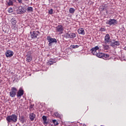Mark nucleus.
I'll return each mask as SVG.
<instances>
[{
	"label": "nucleus",
	"mask_w": 126,
	"mask_h": 126,
	"mask_svg": "<svg viewBox=\"0 0 126 126\" xmlns=\"http://www.w3.org/2000/svg\"><path fill=\"white\" fill-rule=\"evenodd\" d=\"M25 1H28L29 0H24Z\"/></svg>",
	"instance_id": "nucleus-36"
},
{
	"label": "nucleus",
	"mask_w": 126,
	"mask_h": 126,
	"mask_svg": "<svg viewBox=\"0 0 126 126\" xmlns=\"http://www.w3.org/2000/svg\"><path fill=\"white\" fill-rule=\"evenodd\" d=\"M13 1H16V0H12Z\"/></svg>",
	"instance_id": "nucleus-37"
},
{
	"label": "nucleus",
	"mask_w": 126,
	"mask_h": 126,
	"mask_svg": "<svg viewBox=\"0 0 126 126\" xmlns=\"http://www.w3.org/2000/svg\"><path fill=\"white\" fill-rule=\"evenodd\" d=\"M47 64L48 65H52V64H54V62L50 60L47 62Z\"/></svg>",
	"instance_id": "nucleus-23"
},
{
	"label": "nucleus",
	"mask_w": 126,
	"mask_h": 126,
	"mask_svg": "<svg viewBox=\"0 0 126 126\" xmlns=\"http://www.w3.org/2000/svg\"><path fill=\"white\" fill-rule=\"evenodd\" d=\"M16 93H17V89L14 87L11 88V91L9 92L10 96L11 98L15 97Z\"/></svg>",
	"instance_id": "nucleus-5"
},
{
	"label": "nucleus",
	"mask_w": 126,
	"mask_h": 126,
	"mask_svg": "<svg viewBox=\"0 0 126 126\" xmlns=\"http://www.w3.org/2000/svg\"><path fill=\"white\" fill-rule=\"evenodd\" d=\"M56 32L60 34H63V27L62 25H58L56 27Z\"/></svg>",
	"instance_id": "nucleus-7"
},
{
	"label": "nucleus",
	"mask_w": 126,
	"mask_h": 126,
	"mask_svg": "<svg viewBox=\"0 0 126 126\" xmlns=\"http://www.w3.org/2000/svg\"><path fill=\"white\" fill-rule=\"evenodd\" d=\"M100 31H101L102 32H103L105 31V29H104V28H101V29H100Z\"/></svg>",
	"instance_id": "nucleus-34"
},
{
	"label": "nucleus",
	"mask_w": 126,
	"mask_h": 126,
	"mask_svg": "<svg viewBox=\"0 0 126 126\" xmlns=\"http://www.w3.org/2000/svg\"><path fill=\"white\" fill-rule=\"evenodd\" d=\"M11 25H16V23H17V22L16 21V19H15V18H13L12 19H11Z\"/></svg>",
	"instance_id": "nucleus-18"
},
{
	"label": "nucleus",
	"mask_w": 126,
	"mask_h": 126,
	"mask_svg": "<svg viewBox=\"0 0 126 126\" xmlns=\"http://www.w3.org/2000/svg\"><path fill=\"white\" fill-rule=\"evenodd\" d=\"M14 53L11 50H7L5 53V56L7 58H11L13 56Z\"/></svg>",
	"instance_id": "nucleus-10"
},
{
	"label": "nucleus",
	"mask_w": 126,
	"mask_h": 126,
	"mask_svg": "<svg viewBox=\"0 0 126 126\" xmlns=\"http://www.w3.org/2000/svg\"><path fill=\"white\" fill-rule=\"evenodd\" d=\"M6 120L8 123H16L17 122V116L15 114L9 115L7 117Z\"/></svg>",
	"instance_id": "nucleus-1"
},
{
	"label": "nucleus",
	"mask_w": 126,
	"mask_h": 126,
	"mask_svg": "<svg viewBox=\"0 0 126 126\" xmlns=\"http://www.w3.org/2000/svg\"><path fill=\"white\" fill-rule=\"evenodd\" d=\"M53 9L52 8H51L50 10H49V14H53Z\"/></svg>",
	"instance_id": "nucleus-30"
},
{
	"label": "nucleus",
	"mask_w": 126,
	"mask_h": 126,
	"mask_svg": "<svg viewBox=\"0 0 126 126\" xmlns=\"http://www.w3.org/2000/svg\"><path fill=\"white\" fill-rule=\"evenodd\" d=\"M52 122L54 124L55 126H58L59 125V123H58V122H57V120H53Z\"/></svg>",
	"instance_id": "nucleus-26"
},
{
	"label": "nucleus",
	"mask_w": 126,
	"mask_h": 126,
	"mask_svg": "<svg viewBox=\"0 0 126 126\" xmlns=\"http://www.w3.org/2000/svg\"><path fill=\"white\" fill-rule=\"evenodd\" d=\"M26 12V8L22 6H19L17 9V13L18 14H22Z\"/></svg>",
	"instance_id": "nucleus-3"
},
{
	"label": "nucleus",
	"mask_w": 126,
	"mask_h": 126,
	"mask_svg": "<svg viewBox=\"0 0 126 126\" xmlns=\"http://www.w3.org/2000/svg\"><path fill=\"white\" fill-rule=\"evenodd\" d=\"M111 47H113V48H115L116 46H120V41H114V42H112L111 44Z\"/></svg>",
	"instance_id": "nucleus-15"
},
{
	"label": "nucleus",
	"mask_w": 126,
	"mask_h": 126,
	"mask_svg": "<svg viewBox=\"0 0 126 126\" xmlns=\"http://www.w3.org/2000/svg\"><path fill=\"white\" fill-rule=\"evenodd\" d=\"M103 49L104 50H108L109 49V46L107 45H103Z\"/></svg>",
	"instance_id": "nucleus-28"
},
{
	"label": "nucleus",
	"mask_w": 126,
	"mask_h": 126,
	"mask_svg": "<svg viewBox=\"0 0 126 126\" xmlns=\"http://www.w3.org/2000/svg\"><path fill=\"white\" fill-rule=\"evenodd\" d=\"M100 49V47L98 46H96L94 47H93L91 50L92 54L94 55V56H96L97 54V51H99V49Z\"/></svg>",
	"instance_id": "nucleus-8"
},
{
	"label": "nucleus",
	"mask_w": 126,
	"mask_h": 126,
	"mask_svg": "<svg viewBox=\"0 0 126 126\" xmlns=\"http://www.w3.org/2000/svg\"><path fill=\"white\" fill-rule=\"evenodd\" d=\"M54 115L56 118H60V119H62L63 118V115H60V114L57 112L54 113Z\"/></svg>",
	"instance_id": "nucleus-22"
},
{
	"label": "nucleus",
	"mask_w": 126,
	"mask_h": 126,
	"mask_svg": "<svg viewBox=\"0 0 126 126\" xmlns=\"http://www.w3.org/2000/svg\"><path fill=\"white\" fill-rule=\"evenodd\" d=\"M64 37H65V38H68L69 39H74V38L76 37V34L72 32H67L65 33V34L64 35Z\"/></svg>",
	"instance_id": "nucleus-6"
},
{
	"label": "nucleus",
	"mask_w": 126,
	"mask_h": 126,
	"mask_svg": "<svg viewBox=\"0 0 126 126\" xmlns=\"http://www.w3.org/2000/svg\"><path fill=\"white\" fill-rule=\"evenodd\" d=\"M38 32L33 31L32 32H31V37L32 39H35V38H37V36H38Z\"/></svg>",
	"instance_id": "nucleus-12"
},
{
	"label": "nucleus",
	"mask_w": 126,
	"mask_h": 126,
	"mask_svg": "<svg viewBox=\"0 0 126 126\" xmlns=\"http://www.w3.org/2000/svg\"><path fill=\"white\" fill-rule=\"evenodd\" d=\"M42 120L43 121L44 125H48V122H47V117L45 116H42Z\"/></svg>",
	"instance_id": "nucleus-19"
},
{
	"label": "nucleus",
	"mask_w": 126,
	"mask_h": 126,
	"mask_svg": "<svg viewBox=\"0 0 126 126\" xmlns=\"http://www.w3.org/2000/svg\"><path fill=\"white\" fill-rule=\"evenodd\" d=\"M17 0V1H18L19 3H20V4L22 3V0Z\"/></svg>",
	"instance_id": "nucleus-33"
},
{
	"label": "nucleus",
	"mask_w": 126,
	"mask_h": 126,
	"mask_svg": "<svg viewBox=\"0 0 126 126\" xmlns=\"http://www.w3.org/2000/svg\"><path fill=\"white\" fill-rule=\"evenodd\" d=\"M26 10L28 12H32L33 11V7H31V6H28L27 9Z\"/></svg>",
	"instance_id": "nucleus-21"
},
{
	"label": "nucleus",
	"mask_w": 126,
	"mask_h": 126,
	"mask_svg": "<svg viewBox=\"0 0 126 126\" xmlns=\"http://www.w3.org/2000/svg\"><path fill=\"white\" fill-rule=\"evenodd\" d=\"M124 50H125V51H126V46L125 47H124Z\"/></svg>",
	"instance_id": "nucleus-35"
},
{
	"label": "nucleus",
	"mask_w": 126,
	"mask_h": 126,
	"mask_svg": "<svg viewBox=\"0 0 126 126\" xmlns=\"http://www.w3.org/2000/svg\"><path fill=\"white\" fill-rule=\"evenodd\" d=\"M11 28L12 30L15 31V32H17V31L18 30V26L17 25H11Z\"/></svg>",
	"instance_id": "nucleus-16"
},
{
	"label": "nucleus",
	"mask_w": 126,
	"mask_h": 126,
	"mask_svg": "<svg viewBox=\"0 0 126 126\" xmlns=\"http://www.w3.org/2000/svg\"><path fill=\"white\" fill-rule=\"evenodd\" d=\"M1 65V64L0 63V67Z\"/></svg>",
	"instance_id": "nucleus-39"
},
{
	"label": "nucleus",
	"mask_w": 126,
	"mask_h": 126,
	"mask_svg": "<svg viewBox=\"0 0 126 126\" xmlns=\"http://www.w3.org/2000/svg\"><path fill=\"white\" fill-rule=\"evenodd\" d=\"M100 8L101 9V10H105V7H103V5L100 6Z\"/></svg>",
	"instance_id": "nucleus-32"
},
{
	"label": "nucleus",
	"mask_w": 126,
	"mask_h": 126,
	"mask_svg": "<svg viewBox=\"0 0 126 126\" xmlns=\"http://www.w3.org/2000/svg\"><path fill=\"white\" fill-rule=\"evenodd\" d=\"M106 24H108L111 26V25H117L118 24V21L115 19H110L106 22Z\"/></svg>",
	"instance_id": "nucleus-4"
},
{
	"label": "nucleus",
	"mask_w": 126,
	"mask_h": 126,
	"mask_svg": "<svg viewBox=\"0 0 126 126\" xmlns=\"http://www.w3.org/2000/svg\"><path fill=\"white\" fill-rule=\"evenodd\" d=\"M23 94H24V91H23V90H22L21 88H20L17 93V96L21 97V96H23Z\"/></svg>",
	"instance_id": "nucleus-13"
},
{
	"label": "nucleus",
	"mask_w": 126,
	"mask_h": 126,
	"mask_svg": "<svg viewBox=\"0 0 126 126\" xmlns=\"http://www.w3.org/2000/svg\"><path fill=\"white\" fill-rule=\"evenodd\" d=\"M79 47V46L78 45H71V48L72 49H77Z\"/></svg>",
	"instance_id": "nucleus-27"
},
{
	"label": "nucleus",
	"mask_w": 126,
	"mask_h": 126,
	"mask_svg": "<svg viewBox=\"0 0 126 126\" xmlns=\"http://www.w3.org/2000/svg\"><path fill=\"white\" fill-rule=\"evenodd\" d=\"M36 117V115L34 114V113H31L29 115V118L31 121H33V120L35 119Z\"/></svg>",
	"instance_id": "nucleus-17"
},
{
	"label": "nucleus",
	"mask_w": 126,
	"mask_h": 126,
	"mask_svg": "<svg viewBox=\"0 0 126 126\" xmlns=\"http://www.w3.org/2000/svg\"><path fill=\"white\" fill-rule=\"evenodd\" d=\"M84 126H86V125L85 124H84Z\"/></svg>",
	"instance_id": "nucleus-38"
},
{
	"label": "nucleus",
	"mask_w": 126,
	"mask_h": 126,
	"mask_svg": "<svg viewBox=\"0 0 126 126\" xmlns=\"http://www.w3.org/2000/svg\"><path fill=\"white\" fill-rule=\"evenodd\" d=\"M109 57H110V55H109V54H103V58H109Z\"/></svg>",
	"instance_id": "nucleus-29"
},
{
	"label": "nucleus",
	"mask_w": 126,
	"mask_h": 126,
	"mask_svg": "<svg viewBox=\"0 0 126 126\" xmlns=\"http://www.w3.org/2000/svg\"><path fill=\"white\" fill-rule=\"evenodd\" d=\"M47 40L49 42L48 46H49V47H52L53 44H57V43H58V41H57L56 38H53L50 36H47Z\"/></svg>",
	"instance_id": "nucleus-2"
},
{
	"label": "nucleus",
	"mask_w": 126,
	"mask_h": 126,
	"mask_svg": "<svg viewBox=\"0 0 126 126\" xmlns=\"http://www.w3.org/2000/svg\"><path fill=\"white\" fill-rule=\"evenodd\" d=\"M70 13H74V11H75V10L73 8H70L69 10Z\"/></svg>",
	"instance_id": "nucleus-24"
},
{
	"label": "nucleus",
	"mask_w": 126,
	"mask_h": 126,
	"mask_svg": "<svg viewBox=\"0 0 126 126\" xmlns=\"http://www.w3.org/2000/svg\"><path fill=\"white\" fill-rule=\"evenodd\" d=\"M95 56H96V57H97V58H103L104 53L99 52V53H97V54H96V55Z\"/></svg>",
	"instance_id": "nucleus-20"
},
{
	"label": "nucleus",
	"mask_w": 126,
	"mask_h": 126,
	"mask_svg": "<svg viewBox=\"0 0 126 126\" xmlns=\"http://www.w3.org/2000/svg\"><path fill=\"white\" fill-rule=\"evenodd\" d=\"M110 42H111V37L110 36V34L107 33L104 37V43L108 44V43H110Z\"/></svg>",
	"instance_id": "nucleus-9"
},
{
	"label": "nucleus",
	"mask_w": 126,
	"mask_h": 126,
	"mask_svg": "<svg viewBox=\"0 0 126 126\" xmlns=\"http://www.w3.org/2000/svg\"><path fill=\"white\" fill-rule=\"evenodd\" d=\"M8 5H13V1L11 0H9V1L7 3Z\"/></svg>",
	"instance_id": "nucleus-25"
},
{
	"label": "nucleus",
	"mask_w": 126,
	"mask_h": 126,
	"mask_svg": "<svg viewBox=\"0 0 126 126\" xmlns=\"http://www.w3.org/2000/svg\"><path fill=\"white\" fill-rule=\"evenodd\" d=\"M12 11H13L12 8H9L8 9V12L9 13H11V12H12Z\"/></svg>",
	"instance_id": "nucleus-31"
},
{
	"label": "nucleus",
	"mask_w": 126,
	"mask_h": 126,
	"mask_svg": "<svg viewBox=\"0 0 126 126\" xmlns=\"http://www.w3.org/2000/svg\"><path fill=\"white\" fill-rule=\"evenodd\" d=\"M26 57V62H27V63H30V62L32 61V55H31V53L28 52Z\"/></svg>",
	"instance_id": "nucleus-11"
},
{
	"label": "nucleus",
	"mask_w": 126,
	"mask_h": 126,
	"mask_svg": "<svg viewBox=\"0 0 126 126\" xmlns=\"http://www.w3.org/2000/svg\"><path fill=\"white\" fill-rule=\"evenodd\" d=\"M78 33H79V34H80L81 35H85V31H84V29H83V28H79L78 30Z\"/></svg>",
	"instance_id": "nucleus-14"
}]
</instances>
